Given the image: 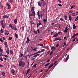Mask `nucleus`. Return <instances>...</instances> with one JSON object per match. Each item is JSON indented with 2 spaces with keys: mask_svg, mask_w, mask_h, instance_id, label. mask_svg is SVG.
I'll list each match as a JSON object with an SVG mask.
<instances>
[{
  "mask_svg": "<svg viewBox=\"0 0 78 78\" xmlns=\"http://www.w3.org/2000/svg\"><path fill=\"white\" fill-rule=\"evenodd\" d=\"M0 41H1V42H4V41L3 40V39H2V38H0Z\"/></svg>",
  "mask_w": 78,
  "mask_h": 78,
  "instance_id": "nucleus-27",
  "label": "nucleus"
},
{
  "mask_svg": "<svg viewBox=\"0 0 78 78\" xmlns=\"http://www.w3.org/2000/svg\"><path fill=\"white\" fill-rule=\"evenodd\" d=\"M3 65L0 64V67H3Z\"/></svg>",
  "mask_w": 78,
  "mask_h": 78,
  "instance_id": "nucleus-63",
  "label": "nucleus"
},
{
  "mask_svg": "<svg viewBox=\"0 0 78 78\" xmlns=\"http://www.w3.org/2000/svg\"><path fill=\"white\" fill-rule=\"evenodd\" d=\"M4 45L5 47H6V48H8V43H7V42H4Z\"/></svg>",
  "mask_w": 78,
  "mask_h": 78,
  "instance_id": "nucleus-8",
  "label": "nucleus"
},
{
  "mask_svg": "<svg viewBox=\"0 0 78 78\" xmlns=\"http://www.w3.org/2000/svg\"><path fill=\"white\" fill-rule=\"evenodd\" d=\"M64 33H67V31L66 30H65L63 31Z\"/></svg>",
  "mask_w": 78,
  "mask_h": 78,
  "instance_id": "nucleus-58",
  "label": "nucleus"
},
{
  "mask_svg": "<svg viewBox=\"0 0 78 78\" xmlns=\"http://www.w3.org/2000/svg\"><path fill=\"white\" fill-rule=\"evenodd\" d=\"M60 33H61V32H59L58 33H57L55 34L53 36V37H56V36H58V35H59V34H60Z\"/></svg>",
  "mask_w": 78,
  "mask_h": 78,
  "instance_id": "nucleus-4",
  "label": "nucleus"
},
{
  "mask_svg": "<svg viewBox=\"0 0 78 78\" xmlns=\"http://www.w3.org/2000/svg\"><path fill=\"white\" fill-rule=\"evenodd\" d=\"M50 51H48V52H47V55H49V53H50Z\"/></svg>",
  "mask_w": 78,
  "mask_h": 78,
  "instance_id": "nucleus-47",
  "label": "nucleus"
},
{
  "mask_svg": "<svg viewBox=\"0 0 78 78\" xmlns=\"http://www.w3.org/2000/svg\"><path fill=\"white\" fill-rule=\"evenodd\" d=\"M49 64H50V63H48L46 64L45 66H48V65H49Z\"/></svg>",
  "mask_w": 78,
  "mask_h": 78,
  "instance_id": "nucleus-51",
  "label": "nucleus"
},
{
  "mask_svg": "<svg viewBox=\"0 0 78 78\" xmlns=\"http://www.w3.org/2000/svg\"><path fill=\"white\" fill-rule=\"evenodd\" d=\"M18 19L17 18H16L14 20V23L15 24H17V20Z\"/></svg>",
  "mask_w": 78,
  "mask_h": 78,
  "instance_id": "nucleus-7",
  "label": "nucleus"
},
{
  "mask_svg": "<svg viewBox=\"0 0 78 78\" xmlns=\"http://www.w3.org/2000/svg\"><path fill=\"white\" fill-rule=\"evenodd\" d=\"M9 49H8V48H7V51H6V53H7V54H8V55H9Z\"/></svg>",
  "mask_w": 78,
  "mask_h": 78,
  "instance_id": "nucleus-17",
  "label": "nucleus"
},
{
  "mask_svg": "<svg viewBox=\"0 0 78 78\" xmlns=\"http://www.w3.org/2000/svg\"><path fill=\"white\" fill-rule=\"evenodd\" d=\"M35 58H32L31 59V60H32V61H34V59H35Z\"/></svg>",
  "mask_w": 78,
  "mask_h": 78,
  "instance_id": "nucleus-57",
  "label": "nucleus"
},
{
  "mask_svg": "<svg viewBox=\"0 0 78 78\" xmlns=\"http://www.w3.org/2000/svg\"><path fill=\"white\" fill-rule=\"evenodd\" d=\"M69 55H68L67 56V57H66V58L65 59V62H66L69 59Z\"/></svg>",
  "mask_w": 78,
  "mask_h": 78,
  "instance_id": "nucleus-10",
  "label": "nucleus"
},
{
  "mask_svg": "<svg viewBox=\"0 0 78 78\" xmlns=\"http://www.w3.org/2000/svg\"><path fill=\"white\" fill-rule=\"evenodd\" d=\"M15 27V26L13 25L12 26V27L11 29H12L13 30H14V27Z\"/></svg>",
  "mask_w": 78,
  "mask_h": 78,
  "instance_id": "nucleus-37",
  "label": "nucleus"
},
{
  "mask_svg": "<svg viewBox=\"0 0 78 78\" xmlns=\"http://www.w3.org/2000/svg\"><path fill=\"white\" fill-rule=\"evenodd\" d=\"M23 54L22 53H21L20 54V58H22V57L23 56Z\"/></svg>",
  "mask_w": 78,
  "mask_h": 78,
  "instance_id": "nucleus-31",
  "label": "nucleus"
},
{
  "mask_svg": "<svg viewBox=\"0 0 78 78\" xmlns=\"http://www.w3.org/2000/svg\"><path fill=\"white\" fill-rule=\"evenodd\" d=\"M30 69H28L27 72H26V75H27L28 74V73L29 72H30Z\"/></svg>",
  "mask_w": 78,
  "mask_h": 78,
  "instance_id": "nucleus-25",
  "label": "nucleus"
},
{
  "mask_svg": "<svg viewBox=\"0 0 78 78\" xmlns=\"http://www.w3.org/2000/svg\"><path fill=\"white\" fill-rule=\"evenodd\" d=\"M34 8H34V7H32L31 8V11H32V12L33 11V12H34Z\"/></svg>",
  "mask_w": 78,
  "mask_h": 78,
  "instance_id": "nucleus-15",
  "label": "nucleus"
},
{
  "mask_svg": "<svg viewBox=\"0 0 78 78\" xmlns=\"http://www.w3.org/2000/svg\"><path fill=\"white\" fill-rule=\"evenodd\" d=\"M40 16L41 18H42V17L44 16V14L41 13L40 15Z\"/></svg>",
  "mask_w": 78,
  "mask_h": 78,
  "instance_id": "nucleus-22",
  "label": "nucleus"
},
{
  "mask_svg": "<svg viewBox=\"0 0 78 78\" xmlns=\"http://www.w3.org/2000/svg\"><path fill=\"white\" fill-rule=\"evenodd\" d=\"M0 32L1 33H4V31L3 30H1Z\"/></svg>",
  "mask_w": 78,
  "mask_h": 78,
  "instance_id": "nucleus-36",
  "label": "nucleus"
},
{
  "mask_svg": "<svg viewBox=\"0 0 78 78\" xmlns=\"http://www.w3.org/2000/svg\"><path fill=\"white\" fill-rule=\"evenodd\" d=\"M41 51V53H42V52H44V51H45V49H42Z\"/></svg>",
  "mask_w": 78,
  "mask_h": 78,
  "instance_id": "nucleus-34",
  "label": "nucleus"
},
{
  "mask_svg": "<svg viewBox=\"0 0 78 78\" xmlns=\"http://www.w3.org/2000/svg\"><path fill=\"white\" fill-rule=\"evenodd\" d=\"M37 14L38 16H40V15H39V11H38Z\"/></svg>",
  "mask_w": 78,
  "mask_h": 78,
  "instance_id": "nucleus-50",
  "label": "nucleus"
},
{
  "mask_svg": "<svg viewBox=\"0 0 78 78\" xmlns=\"http://www.w3.org/2000/svg\"><path fill=\"white\" fill-rule=\"evenodd\" d=\"M9 40H11V39H12V37H9Z\"/></svg>",
  "mask_w": 78,
  "mask_h": 78,
  "instance_id": "nucleus-44",
  "label": "nucleus"
},
{
  "mask_svg": "<svg viewBox=\"0 0 78 78\" xmlns=\"http://www.w3.org/2000/svg\"><path fill=\"white\" fill-rule=\"evenodd\" d=\"M2 56H4V57H5L6 58H8V55L5 54H2Z\"/></svg>",
  "mask_w": 78,
  "mask_h": 78,
  "instance_id": "nucleus-18",
  "label": "nucleus"
},
{
  "mask_svg": "<svg viewBox=\"0 0 78 78\" xmlns=\"http://www.w3.org/2000/svg\"><path fill=\"white\" fill-rule=\"evenodd\" d=\"M32 12V16L33 17L34 16H35L36 15V14L35 13V12Z\"/></svg>",
  "mask_w": 78,
  "mask_h": 78,
  "instance_id": "nucleus-16",
  "label": "nucleus"
},
{
  "mask_svg": "<svg viewBox=\"0 0 78 78\" xmlns=\"http://www.w3.org/2000/svg\"><path fill=\"white\" fill-rule=\"evenodd\" d=\"M59 44H57L56 45V47H59Z\"/></svg>",
  "mask_w": 78,
  "mask_h": 78,
  "instance_id": "nucleus-48",
  "label": "nucleus"
},
{
  "mask_svg": "<svg viewBox=\"0 0 78 78\" xmlns=\"http://www.w3.org/2000/svg\"><path fill=\"white\" fill-rule=\"evenodd\" d=\"M64 46H66V42H64Z\"/></svg>",
  "mask_w": 78,
  "mask_h": 78,
  "instance_id": "nucleus-61",
  "label": "nucleus"
},
{
  "mask_svg": "<svg viewBox=\"0 0 78 78\" xmlns=\"http://www.w3.org/2000/svg\"><path fill=\"white\" fill-rule=\"evenodd\" d=\"M54 64L53 63H52L51 64L50 66L48 67V69H50L51 67H52V66H53Z\"/></svg>",
  "mask_w": 78,
  "mask_h": 78,
  "instance_id": "nucleus-12",
  "label": "nucleus"
},
{
  "mask_svg": "<svg viewBox=\"0 0 78 78\" xmlns=\"http://www.w3.org/2000/svg\"><path fill=\"white\" fill-rule=\"evenodd\" d=\"M43 22L44 23H45L46 22V20L45 19H43Z\"/></svg>",
  "mask_w": 78,
  "mask_h": 78,
  "instance_id": "nucleus-38",
  "label": "nucleus"
},
{
  "mask_svg": "<svg viewBox=\"0 0 78 78\" xmlns=\"http://www.w3.org/2000/svg\"><path fill=\"white\" fill-rule=\"evenodd\" d=\"M72 15H73V16L74 17H75V16H76V15H75V13H72L71 14Z\"/></svg>",
  "mask_w": 78,
  "mask_h": 78,
  "instance_id": "nucleus-33",
  "label": "nucleus"
},
{
  "mask_svg": "<svg viewBox=\"0 0 78 78\" xmlns=\"http://www.w3.org/2000/svg\"><path fill=\"white\" fill-rule=\"evenodd\" d=\"M69 19L70 21H71L73 19L72 18V16H71L70 15H69Z\"/></svg>",
  "mask_w": 78,
  "mask_h": 78,
  "instance_id": "nucleus-19",
  "label": "nucleus"
},
{
  "mask_svg": "<svg viewBox=\"0 0 78 78\" xmlns=\"http://www.w3.org/2000/svg\"><path fill=\"white\" fill-rule=\"evenodd\" d=\"M38 5L39 6H44L46 5V3L44 2V1L41 2L39 1L38 2Z\"/></svg>",
  "mask_w": 78,
  "mask_h": 78,
  "instance_id": "nucleus-1",
  "label": "nucleus"
},
{
  "mask_svg": "<svg viewBox=\"0 0 78 78\" xmlns=\"http://www.w3.org/2000/svg\"><path fill=\"white\" fill-rule=\"evenodd\" d=\"M15 37L16 38H18V37H19V36L17 35V34L15 33Z\"/></svg>",
  "mask_w": 78,
  "mask_h": 78,
  "instance_id": "nucleus-23",
  "label": "nucleus"
},
{
  "mask_svg": "<svg viewBox=\"0 0 78 78\" xmlns=\"http://www.w3.org/2000/svg\"><path fill=\"white\" fill-rule=\"evenodd\" d=\"M37 31H38V33H39V34L40 33V31H39V29H38L37 30Z\"/></svg>",
  "mask_w": 78,
  "mask_h": 78,
  "instance_id": "nucleus-49",
  "label": "nucleus"
},
{
  "mask_svg": "<svg viewBox=\"0 0 78 78\" xmlns=\"http://www.w3.org/2000/svg\"><path fill=\"white\" fill-rule=\"evenodd\" d=\"M34 33H35V34H37V32L35 31V32H34Z\"/></svg>",
  "mask_w": 78,
  "mask_h": 78,
  "instance_id": "nucleus-64",
  "label": "nucleus"
},
{
  "mask_svg": "<svg viewBox=\"0 0 78 78\" xmlns=\"http://www.w3.org/2000/svg\"><path fill=\"white\" fill-rule=\"evenodd\" d=\"M11 72L12 73H14L15 72V70L14 69H12L11 71Z\"/></svg>",
  "mask_w": 78,
  "mask_h": 78,
  "instance_id": "nucleus-28",
  "label": "nucleus"
},
{
  "mask_svg": "<svg viewBox=\"0 0 78 78\" xmlns=\"http://www.w3.org/2000/svg\"><path fill=\"white\" fill-rule=\"evenodd\" d=\"M9 34V31H7L5 30V36H8V34Z\"/></svg>",
  "mask_w": 78,
  "mask_h": 78,
  "instance_id": "nucleus-6",
  "label": "nucleus"
},
{
  "mask_svg": "<svg viewBox=\"0 0 78 78\" xmlns=\"http://www.w3.org/2000/svg\"><path fill=\"white\" fill-rule=\"evenodd\" d=\"M51 50H56V48H55V47L54 46H52L51 48Z\"/></svg>",
  "mask_w": 78,
  "mask_h": 78,
  "instance_id": "nucleus-21",
  "label": "nucleus"
},
{
  "mask_svg": "<svg viewBox=\"0 0 78 78\" xmlns=\"http://www.w3.org/2000/svg\"><path fill=\"white\" fill-rule=\"evenodd\" d=\"M76 21H78V16L76 18Z\"/></svg>",
  "mask_w": 78,
  "mask_h": 78,
  "instance_id": "nucleus-62",
  "label": "nucleus"
},
{
  "mask_svg": "<svg viewBox=\"0 0 78 78\" xmlns=\"http://www.w3.org/2000/svg\"><path fill=\"white\" fill-rule=\"evenodd\" d=\"M7 6L8 9H11V6L9 5V3L8 2L6 4Z\"/></svg>",
  "mask_w": 78,
  "mask_h": 78,
  "instance_id": "nucleus-9",
  "label": "nucleus"
},
{
  "mask_svg": "<svg viewBox=\"0 0 78 78\" xmlns=\"http://www.w3.org/2000/svg\"><path fill=\"white\" fill-rule=\"evenodd\" d=\"M75 39H74L73 40H72V41L73 42H75Z\"/></svg>",
  "mask_w": 78,
  "mask_h": 78,
  "instance_id": "nucleus-60",
  "label": "nucleus"
},
{
  "mask_svg": "<svg viewBox=\"0 0 78 78\" xmlns=\"http://www.w3.org/2000/svg\"><path fill=\"white\" fill-rule=\"evenodd\" d=\"M14 30H15V31H18V30L17 29V27L15 28H14V29H13Z\"/></svg>",
  "mask_w": 78,
  "mask_h": 78,
  "instance_id": "nucleus-41",
  "label": "nucleus"
},
{
  "mask_svg": "<svg viewBox=\"0 0 78 78\" xmlns=\"http://www.w3.org/2000/svg\"><path fill=\"white\" fill-rule=\"evenodd\" d=\"M64 17L66 20H67V16H66V15H65Z\"/></svg>",
  "mask_w": 78,
  "mask_h": 78,
  "instance_id": "nucleus-30",
  "label": "nucleus"
},
{
  "mask_svg": "<svg viewBox=\"0 0 78 78\" xmlns=\"http://www.w3.org/2000/svg\"><path fill=\"white\" fill-rule=\"evenodd\" d=\"M22 31H24V26L22 27Z\"/></svg>",
  "mask_w": 78,
  "mask_h": 78,
  "instance_id": "nucleus-35",
  "label": "nucleus"
},
{
  "mask_svg": "<svg viewBox=\"0 0 78 78\" xmlns=\"http://www.w3.org/2000/svg\"><path fill=\"white\" fill-rule=\"evenodd\" d=\"M3 59L5 60H7V58H5V57H3Z\"/></svg>",
  "mask_w": 78,
  "mask_h": 78,
  "instance_id": "nucleus-56",
  "label": "nucleus"
},
{
  "mask_svg": "<svg viewBox=\"0 0 78 78\" xmlns=\"http://www.w3.org/2000/svg\"><path fill=\"white\" fill-rule=\"evenodd\" d=\"M12 24H9V27H10L12 28Z\"/></svg>",
  "mask_w": 78,
  "mask_h": 78,
  "instance_id": "nucleus-26",
  "label": "nucleus"
},
{
  "mask_svg": "<svg viewBox=\"0 0 78 78\" xmlns=\"http://www.w3.org/2000/svg\"><path fill=\"white\" fill-rule=\"evenodd\" d=\"M38 45L39 46H41V47H43V46H44V45H43V44H38Z\"/></svg>",
  "mask_w": 78,
  "mask_h": 78,
  "instance_id": "nucleus-29",
  "label": "nucleus"
},
{
  "mask_svg": "<svg viewBox=\"0 0 78 78\" xmlns=\"http://www.w3.org/2000/svg\"><path fill=\"white\" fill-rule=\"evenodd\" d=\"M53 53V51H51V52L50 54V55H52V54Z\"/></svg>",
  "mask_w": 78,
  "mask_h": 78,
  "instance_id": "nucleus-59",
  "label": "nucleus"
},
{
  "mask_svg": "<svg viewBox=\"0 0 78 78\" xmlns=\"http://www.w3.org/2000/svg\"><path fill=\"white\" fill-rule=\"evenodd\" d=\"M39 25H42V23H41V22H40V21H39Z\"/></svg>",
  "mask_w": 78,
  "mask_h": 78,
  "instance_id": "nucleus-55",
  "label": "nucleus"
},
{
  "mask_svg": "<svg viewBox=\"0 0 78 78\" xmlns=\"http://www.w3.org/2000/svg\"><path fill=\"white\" fill-rule=\"evenodd\" d=\"M36 66V64H34L33 65V67H34V68Z\"/></svg>",
  "mask_w": 78,
  "mask_h": 78,
  "instance_id": "nucleus-54",
  "label": "nucleus"
},
{
  "mask_svg": "<svg viewBox=\"0 0 78 78\" xmlns=\"http://www.w3.org/2000/svg\"><path fill=\"white\" fill-rule=\"evenodd\" d=\"M9 16L7 15H5L3 16V19H5V18H9Z\"/></svg>",
  "mask_w": 78,
  "mask_h": 78,
  "instance_id": "nucleus-11",
  "label": "nucleus"
},
{
  "mask_svg": "<svg viewBox=\"0 0 78 78\" xmlns=\"http://www.w3.org/2000/svg\"><path fill=\"white\" fill-rule=\"evenodd\" d=\"M30 43V39L28 37L27 38V41H26V43Z\"/></svg>",
  "mask_w": 78,
  "mask_h": 78,
  "instance_id": "nucleus-13",
  "label": "nucleus"
},
{
  "mask_svg": "<svg viewBox=\"0 0 78 78\" xmlns=\"http://www.w3.org/2000/svg\"><path fill=\"white\" fill-rule=\"evenodd\" d=\"M60 40H62V39L60 37H58V38H56L54 40V41H60Z\"/></svg>",
  "mask_w": 78,
  "mask_h": 78,
  "instance_id": "nucleus-5",
  "label": "nucleus"
},
{
  "mask_svg": "<svg viewBox=\"0 0 78 78\" xmlns=\"http://www.w3.org/2000/svg\"><path fill=\"white\" fill-rule=\"evenodd\" d=\"M24 58H25L26 59H27L28 58V55H26L24 57Z\"/></svg>",
  "mask_w": 78,
  "mask_h": 78,
  "instance_id": "nucleus-43",
  "label": "nucleus"
},
{
  "mask_svg": "<svg viewBox=\"0 0 78 78\" xmlns=\"http://www.w3.org/2000/svg\"><path fill=\"white\" fill-rule=\"evenodd\" d=\"M1 75H3V76H5V73L4 72H2L1 73Z\"/></svg>",
  "mask_w": 78,
  "mask_h": 78,
  "instance_id": "nucleus-20",
  "label": "nucleus"
},
{
  "mask_svg": "<svg viewBox=\"0 0 78 78\" xmlns=\"http://www.w3.org/2000/svg\"><path fill=\"white\" fill-rule=\"evenodd\" d=\"M77 36L78 35H77L76 34L74 35H73L72 38H73V39H74V38H75V36Z\"/></svg>",
  "mask_w": 78,
  "mask_h": 78,
  "instance_id": "nucleus-14",
  "label": "nucleus"
},
{
  "mask_svg": "<svg viewBox=\"0 0 78 78\" xmlns=\"http://www.w3.org/2000/svg\"><path fill=\"white\" fill-rule=\"evenodd\" d=\"M58 5L59 6H60V7H61V6H62V5H61L60 4H58Z\"/></svg>",
  "mask_w": 78,
  "mask_h": 78,
  "instance_id": "nucleus-52",
  "label": "nucleus"
},
{
  "mask_svg": "<svg viewBox=\"0 0 78 78\" xmlns=\"http://www.w3.org/2000/svg\"><path fill=\"white\" fill-rule=\"evenodd\" d=\"M25 62L22 61L20 62V66H22V67H23L24 66H25Z\"/></svg>",
  "mask_w": 78,
  "mask_h": 78,
  "instance_id": "nucleus-3",
  "label": "nucleus"
},
{
  "mask_svg": "<svg viewBox=\"0 0 78 78\" xmlns=\"http://www.w3.org/2000/svg\"><path fill=\"white\" fill-rule=\"evenodd\" d=\"M4 20H2L0 21V23L3 28L4 29L5 28V23H4Z\"/></svg>",
  "mask_w": 78,
  "mask_h": 78,
  "instance_id": "nucleus-2",
  "label": "nucleus"
},
{
  "mask_svg": "<svg viewBox=\"0 0 78 78\" xmlns=\"http://www.w3.org/2000/svg\"><path fill=\"white\" fill-rule=\"evenodd\" d=\"M40 55V54H36L35 55V57H37V56H38V55Z\"/></svg>",
  "mask_w": 78,
  "mask_h": 78,
  "instance_id": "nucleus-46",
  "label": "nucleus"
},
{
  "mask_svg": "<svg viewBox=\"0 0 78 78\" xmlns=\"http://www.w3.org/2000/svg\"><path fill=\"white\" fill-rule=\"evenodd\" d=\"M65 30H66V31H68V29H67V27H65Z\"/></svg>",
  "mask_w": 78,
  "mask_h": 78,
  "instance_id": "nucleus-53",
  "label": "nucleus"
},
{
  "mask_svg": "<svg viewBox=\"0 0 78 78\" xmlns=\"http://www.w3.org/2000/svg\"><path fill=\"white\" fill-rule=\"evenodd\" d=\"M10 53L12 55H14V53L12 51V50H10Z\"/></svg>",
  "mask_w": 78,
  "mask_h": 78,
  "instance_id": "nucleus-24",
  "label": "nucleus"
},
{
  "mask_svg": "<svg viewBox=\"0 0 78 78\" xmlns=\"http://www.w3.org/2000/svg\"><path fill=\"white\" fill-rule=\"evenodd\" d=\"M58 2L59 3H61V4L62 3L61 1V0H58Z\"/></svg>",
  "mask_w": 78,
  "mask_h": 78,
  "instance_id": "nucleus-42",
  "label": "nucleus"
},
{
  "mask_svg": "<svg viewBox=\"0 0 78 78\" xmlns=\"http://www.w3.org/2000/svg\"><path fill=\"white\" fill-rule=\"evenodd\" d=\"M72 12H73V11H71V10H70V11H69V13H70V14H71V13H72Z\"/></svg>",
  "mask_w": 78,
  "mask_h": 78,
  "instance_id": "nucleus-45",
  "label": "nucleus"
},
{
  "mask_svg": "<svg viewBox=\"0 0 78 78\" xmlns=\"http://www.w3.org/2000/svg\"><path fill=\"white\" fill-rule=\"evenodd\" d=\"M29 16H30V17H31V16H33V14L32 13H29Z\"/></svg>",
  "mask_w": 78,
  "mask_h": 78,
  "instance_id": "nucleus-39",
  "label": "nucleus"
},
{
  "mask_svg": "<svg viewBox=\"0 0 78 78\" xmlns=\"http://www.w3.org/2000/svg\"><path fill=\"white\" fill-rule=\"evenodd\" d=\"M9 1L10 3H12V2H13L12 0H9Z\"/></svg>",
  "mask_w": 78,
  "mask_h": 78,
  "instance_id": "nucleus-40",
  "label": "nucleus"
},
{
  "mask_svg": "<svg viewBox=\"0 0 78 78\" xmlns=\"http://www.w3.org/2000/svg\"><path fill=\"white\" fill-rule=\"evenodd\" d=\"M0 60L2 61H3V58H2V57H0Z\"/></svg>",
  "mask_w": 78,
  "mask_h": 78,
  "instance_id": "nucleus-32",
  "label": "nucleus"
}]
</instances>
